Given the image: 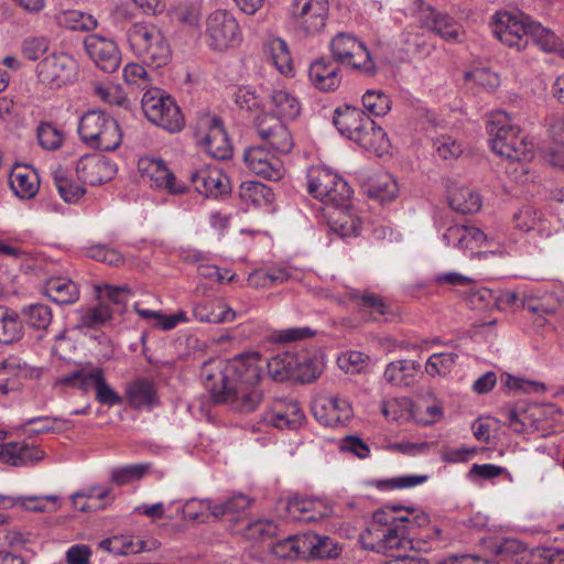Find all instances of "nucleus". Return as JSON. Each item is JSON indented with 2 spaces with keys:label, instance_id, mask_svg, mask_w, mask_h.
<instances>
[{
  "label": "nucleus",
  "instance_id": "f257e3e1",
  "mask_svg": "<svg viewBox=\"0 0 564 564\" xmlns=\"http://www.w3.org/2000/svg\"><path fill=\"white\" fill-rule=\"evenodd\" d=\"M296 362V354L291 351L278 354L270 360L251 352L230 360H210L204 365L202 376L216 402L227 403L235 411L251 412L262 400L259 383L263 366L275 381H284L294 379Z\"/></svg>",
  "mask_w": 564,
  "mask_h": 564
},
{
  "label": "nucleus",
  "instance_id": "f03ea898",
  "mask_svg": "<svg viewBox=\"0 0 564 564\" xmlns=\"http://www.w3.org/2000/svg\"><path fill=\"white\" fill-rule=\"evenodd\" d=\"M401 506L391 505L377 510L368 528L360 534L359 542L365 550L394 558L409 557L414 550V539L409 538L406 528L397 519Z\"/></svg>",
  "mask_w": 564,
  "mask_h": 564
},
{
  "label": "nucleus",
  "instance_id": "7ed1b4c3",
  "mask_svg": "<svg viewBox=\"0 0 564 564\" xmlns=\"http://www.w3.org/2000/svg\"><path fill=\"white\" fill-rule=\"evenodd\" d=\"M488 133L492 151L511 162L529 161L533 156L534 145L531 140L513 122L505 110L492 111L488 120Z\"/></svg>",
  "mask_w": 564,
  "mask_h": 564
},
{
  "label": "nucleus",
  "instance_id": "20e7f679",
  "mask_svg": "<svg viewBox=\"0 0 564 564\" xmlns=\"http://www.w3.org/2000/svg\"><path fill=\"white\" fill-rule=\"evenodd\" d=\"M128 44L142 63L162 67L171 59V46L163 31L151 22H135L127 31Z\"/></svg>",
  "mask_w": 564,
  "mask_h": 564
},
{
  "label": "nucleus",
  "instance_id": "39448f33",
  "mask_svg": "<svg viewBox=\"0 0 564 564\" xmlns=\"http://www.w3.org/2000/svg\"><path fill=\"white\" fill-rule=\"evenodd\" d=\"M78 133L86 145L100 151H113L122 141L118 122L99 110H90L80 118Z\"/></svg>",
  "mask_w": 564,
  "mask_h": 564
},
{
  "label": "nucleus",
  "instance_id": "423d86ee",
  "mask_svg": "<svg viewBox=\"0 0 564 564\" xmlns=\"http://www.w3.org/2000/svg\"><path fill=\"white\" fill-rule=\"evenodd\" d=\"M307 189L328 208L348 203L352 189L346 180L326 166H312L307 171Z\"/></svg>",
  "mask_w": 564,
  "mask_h": 564
},
{
  "label": "nucleus",
  "instance_id": "0eeeda50",
  "mask_svg": "<svg viewBox=\"0 0 564 564\" xmlns=\"http://www.w3.org/2000/svg\"><path fill=\"white\" fill-rule=\"evenodd\" d=\"M145 117L158 127L177 132L184 127V117L174 99L159 88L147 89L141 100Z\"/></svg>",
  "mask_w": 564,
  "mask_h": 564
},
{
  "label": "nucleus",
  "instance_id": "6e6552de",
  "mask_svg": "<svg viewBox=\"0 0 564 564\" xmlns=\"http://www.w3.org/2000/svg\"><path fill=\"white\" fill-rule=\"evenodd\" d=\"M100 292L102 301L98 305L77 311V328L98 329L105 326L111 321L113 315V311L109 307L108 303H105V301L113 304L117 307V311L121 312L131 295V290L128 285L113 286L106 284L100 289Z\"/></svg>",
  "mask_w": 564,
  "mask_h": 564
},
{
  "label": "nucleus",
  "instance_id": "1a4fd4ad",
  "mask_svg": "<svg viewBox=\"0 0 564 564\" xmlns=\"http://www.w3.org/2000/svg\"><path fill=\"white\" fill-rule=\"evenodd\" d=\"M205 41L214 51H226L241 41V31L235 15L225 9H215L205 19Z\"/></svg>",
  "mask_w": 564,
  "mask_h": 564
},
{
  "label": "nucleus",
  "instance_id": "9d476101",
  "mask_svg": "<svg viewBox=\"0 0 564 564\" xmlns=\"http://www.w3.org/2000/svg\"><path fill=\"white\" fill-rule=\"evenodd\" d=\"M333 58L343 65L359 69L368 75L376 73V64L365 43L347 32L337 33L329 43Z\"/></svg>",
  "mask_w": 564,
  "mask_h": 564
},
{
  "label": "nucleus",
  "instance_id": "9b49d317",
  "mask_svg": "<svg viewBox=\"0 0 564 564\" xmlns=\"http://www.w3.org/2000/svg\"><path fill=\"white\" fill-rule=\"evenodd\" d=\"M534 21L520 11H500L492 17L491 29L494 35L503 44L518 51L524 50L531 25Z\"/></svg>",
  "mask_w": 564,
  "mask_h": 564
},
{
  "label": "nucleus",
  "instance_id": "f8f14e48",
  "mask_svg": "<svg viewBox=\"0 0 564 564\" xmlns=\"http://www.w3.org/2000/svg\"><path fill=\"white\" fill-rule=\"evenodd\" d=\"M195 137L200 147L217 160L229 159L232 147L219 117L203 115L198 118Z\"/></svg>",
  "mask_w": 564,
  "mask_h": 564
},
{
  "label": "nucleus",
  "instance_id": "ddd939ff",
  "mask_svg": "<svg viewBox=\"0 0 564 564\" xmlns=\"http://www.w3.org/2000/svg\"><path fill=\"white\" fill-rule=\"evenodd\" d=\"M289 14L296 29L313 35L321 32L328 15L327 0H292Z\"/></svg>",
  "mask_w": 564,
  "mask_h": 564
},
{
  "label": "nucleus",
  "instance_id": "4468645a",
  "mask_svg": "<svg viewBox=\"0 0 564 564\" xmlns=\"http://www.w3.org/2000/svg\"><path fill=\"white\" fill-rule=\"evenodd\" d=\"M77 68V62L70 55L54 53L36 65V75L41 83L59 88L76 79Z\"/></svg>",
  "mask_w": 564,
  "mask_h": 564
},
{
  "label": "nucleus",
  "instance_id": "2eb2a0df",
  "mask_svg": "<svg viewBox=\"0 0 564 564\" xmlns=\"http://www.w3.org/2000/svg\"><path fill=\"white\" fill-rule=\"evenodd\" d=\"M259 138L272 152L288 154L294 147V140L286 124L275 115L261 113L254 120Z\"/></svg>",
  "mask_w": 564,
  "mask_h": 564
},
{
  "label": "nucleus",
  "instance_id": "dca6fc26",
  "mask_svg": "<svg viewBox=\"0 0 564 564\" xmlns=\"http://www.w3.org/2000/svg\"><path fill=\"white\" fill-rule=\"evenodd\" d=\"M138 170L141 177L155 189L172 195L183 194L186 189L185 184L176 178L161 159L150 156L141 158L138 161Z\"/></svg>",
  "mask_w": 564,
  "mask_h": 564
},
{
  "label": "nucleus",
  "instance_id": "f3484780",
  "mask_svg": "<svg viewBox=\"0 0 564 564\" xmlns=\"http://www.w3.org/2000/svg\"><path fill=\"white\" fill-rule=\"evenodd\" d=\"M397 512V519L403 528H406L409 538L414 539L416 550L426 552L432 549L430 541L436 540L441 530L436 527L427 528L430 517L424 511L413 507L402 508Z\"/></svg>",
  "mask_w": 564,
  "mask_h": 564
},
{
  "label": "nucleus",
  "instance_id": "a211bd4d",
  "mask_svg": "<svg viewBox=\"0 0 564 564\" xmlns=\"http://www.w3.org/2000/svg\"><path fill=\"white\" fill-rule=\"evenodd\" d=\"M243 162L251 173L269 181H279L285 173L280 153H270L262 145L247 149L243 154Z\"/></svg>",
  "mask_w": 564,
  "mask_h": 564
},
{
  "label": "nucleus",
  "instance_id": "6ab92c4d",
  "mask_svg": "<svg viewBox=\"0 0 564 564\" xmlns=\"http://www.w3.org/2000/svg\"><path fill=\"white\" fill-rule=\"evenodd\" d=\"M77 177L91 186L111 181L117 174V165L100 154H85L76 162Z\"/></svg>",
  "mask_w": 564,
  "mask_h": 564
},
{
  "label": "nucleus",
  "instance_id": "aec40b11",
  "mask_svg": "<svg viewBox=\"0 0 564 564\" xmlns=\"http://www.w3.org/2000/svg\"><path fill=\"white\" fill-rule=\"evenodd\" d=\"M86 53L97 67L113 73L120 66L121 55L117 43L100 34H89L84 40Z\"/></svg>",
  "mask_w": 564,
  "mask_h": 564
},
{
  "label": "nucleus",
  "instance_id": "412c9836",
  "mask_svg": "<svg viewBox=\"0 0 564 564\" xmlns=\"http://www.w3.org/2000/svg\"><path fill=\"white\" fill-rule=\"evenodd\" d=\"M43 369L32 367L15 356H10L0 364V394L18 391L23 380L40 378Z\"/></svg>",
  "mask_w": 564,
  "mask_h": 564
},
{
  "label": "nucleus",
  "instance_id": "4be33fe9",
  "mask_svg": "<svg viewBox=\"0 0 564 564\" xmlns=\"http://www.w3.org/2000/svg\"><path fill=\"white\" fill-rule=\"evenodd\" d=\"M191 181L199 194L218 197L227 194L230 183L227 175L216 164H206L191 175Z\"/></svg>",
  "mask_w": 564,
  "mask_h": 564
},
{
  "label": "nucleus",
  "instance_id": "5701e85b",
  "mask_svg": "<svg viewBox=\"0 0 564 564\" xmlns=\"http://www.w3.org/2000/svg\"><path fill=\"white\" fill-rule=\"evenodd\" d=\"M286 517L292 521L313 522L332 513V508L321 499L295 495L285 502Z\"/></svg>",
  "mask_w": 564,
  "mask_h": 564
},
{
  "label": "nucleus",
  "instance_id": "b1692460",
  "mask_svg": "<svg viewBox=\"0 0 564 564\" xmlns=\"http://www.w3.org/2000/svg\"><path fill=\"white\" fill-rule=\"evenodd\" d=\"M316 420L326 426L345 424L352 416V408L348 400L340 397L322 398L313 404Z\"/></svg>",
  "mask_w": 564,
  "mask_h": 564
},
{
  "label": "nucleus",
  "instance_id": "393cba45",
  "mask_svg": "<svg viewBox=\"0 0 564 564\" xmlns=\"http://www.w3.org/2000/svg\"><path fill=\"white\" fill-rule=\"evenodd\" d=\"M263 422L276 429H299L305 419L299 403L294 400H276L272 408L263 413Z\"/></svg>",
  "mask_w": 564,
  "mask_h": 564
},
{
  "label": "nucleus",
  "instance_id": "a878e982",
  "mask_svg": "<svg viewBox=\"0 0 564 564\" xmlns=\"http://www.w3.org/2000/svg\"><path fill=\"white\" fill-rule=\"evenodd\" d=\"M485 238V231L473 225H454L442 235L446 246H453L464 253L470 252V254L481 248Z\"/></svg>",
  "mask_w": 564,
  "mask_h": 564
},
{
  "label": "nucleus",
  "instance_id": "bb28decb",
  "mask_svg": "<svg viewBox=\"0 0 564 564\" xmlns=\"http://www.w3.org/2000/svg\"><path fill=\"white\" fill-rule=\"evenodd\" d=\"M327 212V224L329 230L340 238L356 237L361 229V218L358 213L348 204L330 207Z\"/></svg>",
  "mask_w": 564,
  "mask_h": 564
},
{
  "label": "nucleus",
  "instance_id": "cd10ccee",
  "mask_svg": "<svg viewBox=\"0 0 564 564\" xmlns=\"http://www.w3.org/2000/svg\"><path fill=\"white\" fill-rule=\"evenodd\" d=\"M420 22L447 42H460L464 31L460 24L446 14L435 12L431 7L422 8Z\"/></svg>",
  "mask_w": 564,
  "mask_h": 564
},
{
  "label": "nucleus",
  "instance_id": "c85d7f7f",
  "mask_svg": "<svg viewBox=\"0 0 564 564\" xmlns=\"http://www.w3.org/2000/svg\"><path fill=\"white\" fill-rule=\"evenodd\" d=\"M502 414L506 424L514 433H532L542 429V425L539 423V408L536 403H517L513 406L507 408Z\"/></svg>",
  "mask_w": 564,
  "mask_h": 564
},
{
  "label": "nucleus",
  "instance_id": "c756f323",
  "mask_svg": "<svg viewBox=\"0 0 564 564\" xmlns=\"http://www.w3.org/2000/svg\"><path fill=\"white\" fill-rule=\"evenodd\" d=\"M366 120H370V117L352 106L337 108L333 119L338 132L351 141L365 128Z\"/></svg>",
  "mask_w": 564,
  "mask_h": 564
},
{
  "label": "nucleus",
  "instance_id": "7c9ffc66",
  "mask_svg": "<svg viewBox=\"0 0 564 564\" xmlns=\"http://www.w3.org/2000/svg\"><path fill=\"white\" fill-rule=\"evenodd\" d=\"M11 189L21 199L33 198L40 188V178L29 165H15L9 176Z\"/></svg>",
  "mask_w": 564,
  "mask_h": 564
},
{
  "label": "nucleus",
  "instance_id": "2f4dec72",
  "mask_svg": "<svg viewBox=\"0 0 564 564\" xmlns=\"http://www.w3.org/2000/svg\"><path fill=\"white\" fill-rule=\"evenodd\" d=\"M6 437V432L0 430V441ZM44 452L25 443L0 444V458L12 465H29L41 460Z\"/></svg>",
  "mask_w": 564,
  "mask_h": 564
},
{
  "label": "nucleus",
  "instance_id": "473e14b6",
  "mask_svg": "<svg viewBox=\"0 0 564 564\" xmlns=\"http://www.w3.org/2000/svg\"><path fill=\"white\" fill-rule=\"evenodd\" d=\"M308 76L311 83L322 91L335 90L341 82L339 67L325 58L311 64Z\"/></svg>",
  "mask_w": 564,
  "mask_h": 564
},
{
  "label": "nucleus",
  "instance_id": "72a5a7b5",
  "mask_svg": "<svg viewBox=\"0 0 564 564\" xmlns=\"http://www.w3.org/2000/svg\"><path fill=\"white\" fill-rule=\"evenodd\" d=\"M352 142L378 156L387 153L390 147L387 133L372 119L366 120L365 128L355 137Z\"/></svg>",
  "mask_w": 564,
  "mask_h": 564
},
{
  "label": "nucleus",
  "instance_id": "f704fd0d",
  "mask_svg": "<svg viewBox=\"0 0 564 564\" xmlns=\"http://www.w3.org/2000/svg\"><path fill=\"white\" fill-rule=\"evenodd\" d=\"M44 294L56 304L68 305L79 299V288L66 276H53L46 281Z\"/></svg>",
  "mask_w": 564,
  "mask_h": 564
},
{
  "label": "nucleus",
  "instance_id": "c9c22d12",
  "mask_svg": "<svg viewBox=\"0 0 564 564\" xmlns=\"http://www.w3.org/2000/svg\"><path fill=\"white\" fill-rule=\"evenodd\" d=\"M193 316L202 323L219 324L231 322L236 313L221 301H202L193 306Z\"/></svg>",
  "mask_w": 564,
  "mask_h": 564
},
{
  "label": "nucleus",
  "instance_id": "e433bc0d",
  "mask_svg": "<svg viewBox=\"0 0 564 564\" xmlns=\"http://www.w3.org/2000/svg\"><path fill=\"white\" fill-rule=\"evenodd\" d=\"M251 500L245 495H235L227 500L213 503V516L215 518H224L235 524V528L241 527L247 509L250 507Z\"/></svg>",
  "mask_w": 564,
  "mask_h": 564
},
{
  "label": "nucleus",
  "instance_id": "4c0bfd02",
  "mask_svg": "<svg viewBox=\"0 0 564 564\" xmlns=\"http://www.w3.org/2000/svg\"><path fill=\"white\" fill-rule=\"evenodd\" d=\"M485 240L481 246L482 251L479 254L484 256H513L517 253L516 241L507 236L505 230L500 228H494L485 231Z\"/></svg>",
  "mask_w": 564,
  "mask_h": 564
},
{
  "label": "nucleus",
  "instance_id": "58836bf2",
  "mask_svg": "<svg viewBox=\"0 0 564 564\" xmlns=\"http://www.w3.org/2000/svg\"><path fill=\"white\" fill-rule=\"evenodd\" d=\"M111 489L108 487L94 486L86 490L72 495L73 507L82 512H91L104 508L105 499H112Z\"/></svg>",
  "mask_w": 564,
  "mask_h": 564
},
{
  "label": "nucleus",
  "instance_id": "ea45409f",
  "mask_svg": "<svg viewBox=\"0 0 564 564\" xmlns=\"http://www.w3.org/2000/svg\"><path fill=\"white\" fill-rule=\"evenodd\" d=\"M100 546L116 555L135 554L143 551H151L155 547V542L151 546L143 540L129 534L115 535L101 541Z\"/></svg>",
  "mask_w": 564,
  "mask_h": 564
},
{
  "label": "nucleus",
  "instance_id": "a19ab883",
  "mask_svg": "<svg viewBox=\"0 0 564 564\" xmlns=\"http://www.w3.org/2000/svg\"><path fill=\"white\" fill-rule=\"evenodd\" d=\"M127 395L131 405L139 409H152L158 402L154 384L145 379L129 383Z\"/></svg>",
  "mask_w": 564,
  "mask_h": 564
},
{
  "label": "nucleus",
  "instance_id": "79ce46f5",
  "mask_svg": "<svg viewBox=\"0 0 564 564\" xmlns=\"http://www.w3.org/2000/svg\"><path fill=\"white\" fill-rule=\"evenodd\" d=\"M339 555L338 544L329 536L305 533V558H332Z\"/></svg>",
  "mask_w": 564,
  "mask_h": 564
},
{
  "label": "nucleus",
  "instance_id": "37998d69",
  "mask_svg": "<svg viewBox=\"0 0 564 564\" xmlns=\"http://www.w3.org/2000/svg\"><path fill=\"white\" fill-rule=\"evenodd\" d=\"M105 379L104 370L99 367H83L63 377L62 382L66 386L78 388L83 391L96 389Z\"/></svg>",
  "mask_w": 564,
  "mask_h": 564
},
{
  "label": "nucleus",
  "instance_id": "c03bdc74",
  "mask_svg": "<svg viewBox=\"0 0 564 564\" xmlns=\"http://www.w3.org/2000/svg\"><path fill=\"white\" fill-rule=\"evenodd\" d=\"M417 368L409 360H397L390 362L383 372L384 380L398 387H409L415 380Z\"/></svg>",
  "mask_w": 564,
  "mask_h": 564
},
{
  "label": "nucleus",
  "instance_id": "a18cd8bd",
  "mask_svg": "<svg viewBox=\"0 0 564 564\" xmlns=\"http://www.w3.org/2000/svg\"><path fill=\"white\" fill-rule=\"evenodd\" d=\"M271 63L284 76L293 75V61L286 42L280 37L270 40L265 45Z\"/></svg>",
  "mask_w": 564,
  "mask_h": 564
},
{
  "label": "nucleus",
  "instance_id": "49530a36",
  "mask_svg": "<svg viewBox=\"0 0 564 564\" xmlns=\"http://www.w3.org/2000/svg\"><path fill=\"white\" fill-rule=\"evenodd\" d=\"M239 195L245 203L254 207H267L274 200V194L271 188L254 181L242 182Z\"/></svg>",
  "mask_w": 564,
  "mask_h": 564
},
{
  "label": "nucleus",
  "instance_id": "de8ad7c7",
  "mask_svg": "<svg viewBox=\"0 0 564 564\" xmlns=\"http://www.w3.org/2000/svg\"><path fill=\"white\" fill-rule=\"evenodd\" d=\"M448 203L462 214L476 213L481 207L479 194L464 186L448 189Z\"/></svg>",
  "mask_w": 564,
  "mask_h": 564
},
{
  "label": "nucleus",
  "instance_id": "09e8293b",
  "mask_svg": "<svg viewBox=\"0 0 564 564\" xmlns=\"http://www.w3.org/2000/svg\"><path fill=\"white\" fill-rule=\"evenodd\" d=\"M22 336L23 326L19 315L14 311L0 305V343L13 344L19 341Z\"/></svg>",
  "mask_w": 564,
  "mask_h": 564
},
{
  "label": "nucleus",
  "instance_id": "8fccbe9b",
  "mask_svg": "<svg viewBox=\"0 0 564 564\" xmlns=\"http://www.w3.org/2000/svg\"><path fill=\"white\" fill-rule=\"evenodd\" d=\"M531 295L528 293L525 289L518 288L514 290H503L496 297L495 302L501 310H517L520 307H525L531 312H539L541 308L536 305L531 304L530 302Z\"/></svg>",
  "mask_w": 564,
  "mask_h": 564
},
{
  "label": "nucleus",
  "instance_id": "3c124183",
  "mask_svg": "<svg viewBox=\"0 0 564 564\" xmlns=\"http://www.w3.org/2000/svg\"><path fill=\"white\" fill-rule=\"evenodd\" d=\"M271 552L281 558H305V533L278 540L270 544Z\"/></svg>",
  "mask_w": 564,
  "mask_h": 564
},
{
  "label": "nucleus",
  "instance_id": "603ef678",
  "mask_svg": "<svg viewBox=\"0 0 564 564\" xmlns=\"http://www.w3.org/2000/svg\"><path fill=\"white\" fill-rule=\"evenodd\" d=\"M58 25L73 31H91L97 28V19L79 10H65L56 15Z\"/></svg>",
  "mask_w": 564,
  "mask_h": 564
},
{
  "label": "nucleus",
  "instance_id": "864d4df0",
  "mask_svg": "<svg viewBox=\"0 0 564 564\" xmlns=\"http://www.w3.org/2000/svg\"><path fill=\"white\" fill-rule=\"evenodd\" d=\"M236 533H241L246 539L265 542L271 540L278 532V525L272 520L259 519L248 522L246 525L235 529Z\"/></svg>",
  "mask_w": 564,
  "mask_h": 564
},
{
  "label": "nucleus",
  "instance_id": "5fc2aeb1",
  "mask_svg": "<svg viewBox=\"0 0 564 564\" xmlns=\"http://www.w3.org/2000/svg\"><path fill=\"white\" fill-rule=\"evenodd\" d=\"M529 37H532L534 43L546 53H564L563 41L555 35L551 30L542 26L538 22H533Z\"/></svg>",
  "mask_w": 564,
  "mask_h": 564
},
{
  "label": "nucleus",
  "instance_id": "6e6d98bb",
  "mask_svg": "<svg viewBox=\"0 0 564 564\" xmlns=\"http://www.w3.org/2000/svg\"><path fill=\"white\" fill-rule=\"evenodd\" d=\"M296 361L294 380L311 382L323 372V360L316 355L296 354Z\"/></svg>",
  "mask_w": 564,
  "mask_h": 564
},
{
  "label": "nucleus",
  "instance_id": "4d7b16f0",
  "mask_svg": "<svg viewBox=\"0 0 564 564\" xmlns=\"http://www.w3.org/2000/svg\"><path fill=\"white\" fill-rule=\"evenodd\" d=\"M271 102L279 118L295 119L301 111L297 98L291 93L279 89L271 95Z\"/></svg>",
  "mask_w": 564,
  "mask_h": 564
},
{
  "label": "nucleus",
  "instance_id": "13d9d810",
  "mask_svg": "<svg viewBox=\"0 0 564 564\" xmlns=\"http://www.w3.org/2000/svg\"><path fill=\"white\" fill-rule=\"evenodd\" d=\"M349 295L361 311L369 313L370 318L376 319L388 313V306L379 295L357 290H351Z\"/></svg>",
  "mask_w": 564,
  "mask_h": 564
},
{
  "label": "nucleus",
  "instance_id": "bf43d9fd",
  "mask_svg": "<svg viewBox=\"0 0 564 564\" xmlns=\"http://www.w3.org/2000/svg\"><path fill=\"white\" fill-rule=\"evenodd\" d=\"M368 195L381 203L390 202L398 195L399 187L395 178L390 174H381L368 187Z\"/></svg>",
  "mask_w": 564,
  "mask_h": 564
},
{
  "label": "nucleus",
  "instance_id": "052dcab7",
  "mask_svg": "<svg viewBox=\"0 0 564 564\" xmlns=\"http://www.w3.org/2000/svg\"><path fill=\"white\" fill-rule=\"evenodd\" d=\"M150 468L151 465L147 463L115 467L110 471V480L118 486L129 485L142 479Z\"/></svg>",
  "mask_w": 564,
  "mask_h": 564
},
{
  "label": "nucleus",
  "instance_id": "680f3d73",
  "mask_svg": "<svg viewBox=\"0 0 564 564\" xmlns=\"http://www.w3.org/2000/svg\"><path fill=\"white\" fill-rule=\"evenodd\" d=\"M514 225L522 231H538L543 234L546 231L545 220L542 213L532 207H524L513 217Z\"/></svg>",
  "mask_w": 564,
  "mask_h": 564
},
{
  "label": "nucleus",
  "instance_id": "e2e57ef3",
  "mask_svg": "<svg viewBox=\"0 0 564 564\" xmlns=\"http://www.w3.org/2000/svg\"><path fill=\"white\" fill-rule=\"evenodd\" d=\"M457 358L454 351L433 354L425 364V371L431 377H445L453 370Z\"/></svg>",
  "mask_w": 564,
  "mask_h": 564
},
{
  "label": "nucleus",
  "instance_id": "0e129e2a",
  "mask_svg": "<svg viewBox=\"0 0 564 564\" xmlns=\"http://www.w3.org/2000/svg\"><path fill=\"white\" fill-rule=\"evenodd\" d=\"M22 314L25 323L34 329H46L53 318L51 308L40 303L24 307Z\"/></svg>",
  "mask_w": 564,
  "mask_h": 564
},
{
  "label": "nucleus",
  "instance_id": "69168bd1",
  "mask_svg": "<svg viewBox=\"0 0 564 564\" xmlns=\"http://www.w3.org/2000/svg\"><path fill=\"white\" fill-rule=\"evenodd\" d=\"M426 29L411 25L402 33V42L406 45V51L419 54H429L431 45L426 42Z\"/></svg>",
  "mask_w": 564,
  "mask_h": 564
},
{
  "label": "nucleus",
  "instance_id": "338daca9",
  "mask_svg": "<svg viewBox=\"0 0 564 564\" xmlns=\"http://www.w3.org/2000/svg\"><path fill=\"white\" fill-rule=\"evenodd\" d=\"M365 109L373 116H384L391 109V100L388 95L379 89H369L362 95Z\"/></svg>",
  "mask_w": 564,
  "mask_h": 564
},
{
  "label": "nucleus",
  "instance_id": "774afa93",
  "mask_svg": "<svg viewBox=\"0 0 564 564\" xmlns=\"http://www.w3.org/2000/svg\"><path fill=\"white\" fill-rule=\"evenodd\" d=\"M54 183L61 197L66 203H76L85 194V188L82 185L75 184L62 170L54 173Z\"/></svg>",
  "mask_w": 564,
  "mask_h": 564
}]
</instances>
